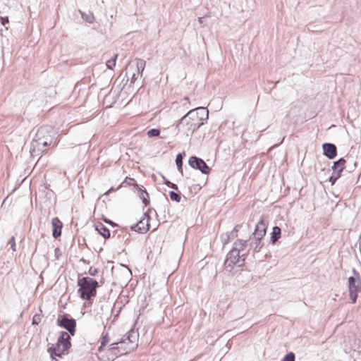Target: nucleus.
<instances>
[{
    "mask_svg": "<svg viewBox=\"0 0 361 361\" xmlns=\"http://www.w3.org/2000/svg\"><path fill=\"white\" fill-rule=\"evenodd\" d=\"M109 341H110V339H109V334L107 332H106V333L103 332L102 338H101V344L98 348V350L99 352H101L103 350V348L105 347V345L109 342Z\"/></svg>",
    "mask_w": 361,
    "mask_h": 361,
    "instance_id": "nucleus-23",
    "label": "nucleus"
},
{
    "mask_svg": "<svg viewBox=\"0 0 361 361\" xmlns=\"http://www.w3.org/2000/svg\"><path fill=\"white\" fill-rule=\"evenodd\" d=\"M48 147L51 146L48 145L47 142L40 141L39 139H37V137H34L31 142V156L33 157L35 156H42V154L47 152Z\"/></svg>",
    "mask_w": 361,
    "mask_h": 361,
    "instance_id": "nucleus-8",
    "label": "nucleus"
},
{
    "mask_svg": "<svg viewBox=\"0 0 361 361\" xmlns=\"http://www.w3.org/2000/svg\"><path fill=\"white\" fill-rule=\"evenodd\" d=\"M58 251H59V247H56V248L55 249V254H56H56H58Z\"/></svg>",
    "mask_w": 361,
    "mask_h": 361,
    "instance_id": "nucleus-42",
    "label": "nucleus"
},
{
    "mask_svg": "<svg viewBox=\"0 0 361 361\" xmlns=\"http://www.w3.org/2000/svg\"><path fill=\"white\" fill-rule=\"evenodd\" d=\"M70 335L68 332L61 331L56 343L61 345L63 349H68L71 345Z\"/></svg>",
    "mask_w": 361,
    "mask_h": 361,
    "instance_id": "nucleus-15",
    "label": "nucleus"
},
{
    "mask_svg": "<svg viewBox=\"0 0 361 361\" xmlns=\"http://www.w3.org/2000/svg\"><path fill=\"white\" fill-rule=\"evenodd\" d=\"M263 238H259L258 236H255L254 235H252L250 237V249L253 250L254 252H259L262 247L264 246V244L262 243Z\"/></svg>",
    "mask_w": 361,
    "mask_h": 361,
    "instance_id": "nucleus-13",
    "label": "nucleus"
},
{
    "mask_svg": "<svg viewBox=\"0 0 361 361\" xmlns=\"http://www.w3.org/2000/svg\"><path fill=\"white\" fill-rule=\"evenodd\" d=\"M346 161L344 158H340L338 160L334 162L332 166V171H338V172L342 173L345 169V164Z\"/></svg>",
    "mask_w": 361,
    "mask_h": 361,
    "instance_id": "nucleus-18",
    "label": "nucleus"
},
{
    "mask_svg": "<svg viewBox=\"0 0 361 361\" xmlns=\"http://www.w3.org/2000/svg\"><path fill=\"white\" fill-rule=\"evenodd\" d=\"M95 229L104 239H108L110 237L109 230L103 224H97Z\"/></svg>",
    "mask_w": 361,
    "mask_h": 361,
    "instance_id": "nucleus-17",
    "label": "nucleus"
},
{
    "mask_svg": "<svg viewBox=\"0 0 361 361\" xmlns=\"http://www.w3.org/2000/svg\"><path fill=\"white\" fill-rule=\"evenodd\" d=\"M8 244L11 245V248L15 251L16 250V243H15V237L12 236L8 241Z\"/></svg>",
    "mask_w": 361,
    "mask_h": 361,
    "instance_id": "nucleus-35",
    "label": "nucleus"
},
{
    "mask_svg": "<svg viewBox=\"0 0 361 361\" xmlns=\"http://www.w3.org/2000/svg\"><path fill=\"white\" fill-rule=\"evenodd\" d=\"M323 154L329 159H334L337 155V148L334 144L324 143L322 145Z\"/></svg>",
    "mask_w": 361,
    "mask_h": 361,
    "instance_id": "nucleus-12",
    "label": "nucleus"
},
{
    "mask_svg": "<svg viewBox=\"0 0 361 361\" xmlns=\"http://www.w3.org/2000/svg\"><path fill=\"white\" fill-rule=\"evenodd\" d=\"M81 16L85 22L89 23H92L94 20L93 14L90 12H89L88 13L81 12Z\"/></svg>",
    "mask_w": 361,
    "mask_h": 361,
    "instance_id": "nucleus-27",
    "label": "nucleus"
},
{
    "mask_svg": "<svg viewBox=\"0 0 361 361\" xmlns=\"http://www.w3.org/2000/svg\"><path fill=\"white\" fill-rule=\"evenodd\" d=\"M353 276H350L348 280L350 298L355 303L357 298V293L361 291V279L360 274L355 269H353Z\"/></svg>",
    "mask_w": 361,
    "mask_h": 361,
    "instance_id": "nucleus-4",
    "label": "nucleus"
},
{
    "mask_svg": "<svg viewBox=\"0 0 361 361\" xmlns=\"http://www.w3.org/2000/svg\"><path fill=\"white\" fill-rule=\"evenodd\" d=\"M39 319H40V318H39V317L38 315H35L33 319H32V324H37Z\"/></svg>",
    "mask_w": 361,
    "mask_h": 361,
    "instance_id": "nucleus-38",
    "label": "nucleus"
},
{
    "mask_svg": "<svg viewBox=\"0 0 361 361\" xmlns=\"http://www.w3.org/2000/svg\"><path fill=\"white\" fill-rule=\"evenodd\" d=\"M164 183L169 186V188L173 189L174 190H176L178 191V185L175 183H173L171 182H170L169 180H166Z\"/></svg>",
    "mask_w": 361,
    "mask_h": 361,
    "instance_id": "nucleus-32",
    "label": "nucleus"
},
{
    "mask_svg": "<svg viewBox=\"0 0 361 361\" xmlns=\"http://www.w3.org/2000/svg\"><path fill=\"white\" fill-rule=\"evenodd\" d=\"M281 230L279 226H274L271 233V243L274 244L281 238Z\"/></svg>",
    "mask_w": 361,
    "mask_h": 361,
    "instance_id": "nucleus-20",
    "label": "nucleus"
},
{
    "mask_svg": "<svg viewBox=\"0 0 361 361\" xmlns=\"http://www.w3.org/2000/svg\"><path fill=\"white\" fill-rule=\"evenodd\" d=\"M209 118V111L205 107H197L189 111L177 123L178 133L191 136Z\"/></svg>",
    "mask_w": 361,
    "mask_h": 361,
    "instance_id": "nucleus-1",
    "label": "nucleus"
},
{
    "mask_svg": "<svg viewBox=\"0 0 361 361\" xmlns=\"http://www.w3.org/2000/svg\"><path fill=\"white\" fill-rule=\"evenodd\" d=\"M170 199L176 202H180L181 200V194L180 192H176L173 190H171L169 192Z\"/></svg>",
    "mask_w": 361,
    "mask_h": 361,
    "instance_id": "nucleus-26",
    "label": "nucleus"
},
{
    "mask_svg": "<svg viewBox=\"0 0 361 361\" xmlns=\"http://www.w3.org/2000/svg\"><path fill=\"white\" fill-rule=\"evenodd\" d=\"M239 227H240V226H238V225L235 226L234 227V228L233 229V231L230 233V234L232 235V238H233L235 236V233L238 231Z\"/></svg>",
    "mask_w": 361,
    "mask_h": 361,
    "instance_id": "nucleus-37",
    "label": "nucleus"
},
{
    "mask_svg": "<svg viewBox=\"0 0 361 361\" xmlns=\"http://www.w3.org/2000/svg\"><path fill=\"white\" fill-rule=\"evenodd\" d=\"M160 134V130L157 128H152L147 131V135L149 137H153L159 136Z\"/></svg>",
    "mask_w": 361,
    "mask_h": 361,
    "instance_id": "nucleus-30",
    "label": "nucleus"
},
{
    "mask_svg": "<svg viewBox=\"0 0 361 361\" xmlns=\"http://www.w3.org/2000/svg\"><path fill=\"white\" fill-rule=\"evenodd\" d=\"M137 190V194L140 198L142 200L145 206H147L149 204V194L146 191V190H143L139 187V188H136Z\"/></svg>",
    "mask_w": 361,
    "mask_h": 361,
    "instance_id": "nucleus-19",
    "label": "nucleus"
},
{
    "mask_svg": "<svg viewBox=\"0 0 361 361\" xmlns=\"http://www.w3.org/2000/svg\"><path fill=\"white\" fill-rule=\"evenodd\" d=\"M117 56H118V54H116L114 55V56L111 59H109L106 61V65L109 69L112 70L114 68V67L116 66V61Z\"/></svg>",
    "mask_w": 361,
    "mask_h": 361,
    "instance_id": "nucleus-29",
    "label": "nucleus"
},
{
    "mask_svg": "<svg viewBox=\"0 0 361 361\" xmlns=\"http://www.w3.org/2000/svg\"><path fill=\"white\" fill-rule=\"evenodd\" d=\"M0 20H1V23L3 25H5L6 24H8L9 20H8V16H6V17H1L0 18Z\"/></svg>",
    "mask_w": 361,
    "mask_h": 361,
    "instance_id": "nucleus-36",
    "label": "nucleus"
},
{
    "mask_svg": "<svg viewBox=\"0 0 361 361\" xmlns=\"http://www.w3.org/2000/svg\"><path fill=\"white\" fill-rule=\"evenodd\" d=\"M146 61L142 59H137V75H140L143 72L145 67Z\"/></svg>",
    "mask_w": 361,
    "mask_h": 361,
    "instance_id": "nucleus-24",
    "label": "nucleus"
},
{
    "mask_svg": "<svg viewBox=\"0 0 361 361\" xmlns=\"http://www.w3.org/2000/svg\"><path fill=\"white\" fill-rule=\"evenodd\" d=\"M149 221L150 216L147 213H144L140 220L136 224L131 226L130 228L132 231L145 233L149 229Z\"/></svg>",
    "mask_w": 361,
    "mask_h": 361,
    "instance_id": "nucleus-9",
    "label": "nucleus"
},
{
    "mask_svg": "<svg viewBox=\"0 0 361 361\" xmlns=\"http://www.w3.org/2000/svg\"><path fill=\"white\" fill-rule=\"evenodd\" d=\"M78 286L79 287L78 293L80 297L82 300L92 302L97 294V288L99 286L98 282L95 279L85 276L78 279Z\"/></svg>",
    "mask_w": 361,
    "mask_h": 361,
    "instance_id": "nucleus-3",
    "label": "nucleus"
},
{
    "mask_svg": "<svg viewBox=\"0 0 361 361\" xmlns=\"http://www.w3.org/2000/svg\"><path fill=\"white\" fill-rule=\"evenodd\" d=\"M55 133L53 128L49 126H43L38 128L34 137L39 139L40 141L47 142L53 147L56 146L54 140Z\"/></svg>",
    "mask_w": 361,
    "mask_h": 361,
    "instance_id": "nucleus-5",
    "label": "nucleus"
},
{
    "mask_svg": "<svg viewBox=\"0 0 361 361\" xmlns=\"http://www.w3.org/2000/svg\"><path fill=\"white\" fill-rule=\"evenodd\" d=\"M267 221L264 219V217H262L259 221H258L255 226V231L252 235L258 236L259 238H264L267 233Z\"/></svg>",
    "mask_w": 361,
    "mask_h": 361,
    "instance_id": "nucleus-11",
    "label": "nucleus"
},
{
    "mask_svg": "<svg viewBox=\"0 0 361 361\" xmlns=\"http://www.w3.org/2000/svg\"><path fill=\"white\" fill-rule=\"evenodd\" d=\"M116 190L114 188H111L106 193L105 195H109V193H111V192H114Z\"/></svg>",
    "mask_w": 361,
    "mask_h": 361,
    "instance_id": "nucleus-40",
    "label": "nucleus"
},
{
    "mask_svg": "<svg viewBox=\"0 0 361 361\" xmlns=\"http://www.w3.org/2000/svg\"><path fill=\"white\" fill-rule=\"evenodd\" d=\"M97 273H98V269L97 268L90 267L89 269L88 274L90 276H96L97 274Z\"/></svg>",
    "mask_w": 361,
    "mask_h": 361,
    "instance_id": "nucleus-34",
    "label": "nucleus"
},
{
    "mask_svg": "<svg viewBox=\"0 0 361 361\" xmlns=\"http://www.w3.org/2000/svg\"><path fill=\"white\" fill-rule=\"evenodd\" d=\"M139 75H137V73H134L131 77L130 83H133L138 78Z\"/></svg>",
    "mask_w": 361,
    "mask_h": 361,
    "instance_id": "nucleus-39",
    "label": "nucleus"
},
{
    "mask_svg": "<svg viewBox=\"0 0 361 361\" xmlns=\"http://www.w3.org/2000/svg\"><path fill=\"white\" fill-rule=\"evenodd\" d=\"M204 17H200V18H198V22H199L200 24L203 23V20H204Z\"/></svg>",
    "mask_w": 361,
    "mask_h": 361,
    "instance_id": "nucleus-41",
    "label": "nucleus"
},
{
    "mask_svg": "<svg viewBox=\"0 0 361 361\" xmlns=\"http://www.w3.org/2000/svg\"><path fill=\"white\" fill-rule=\"evenodd\" d=\"M247 254L240 255L235 250H231L226 256L224 262L226 269L230 268V271L233 269V265L238 264L241 267L244 264Z\"/></svg>",
    "mask_w": 361,
    "mask_h": 361,
    "instance_id": "nucleus-6",
    "label": "nucleus"
},
{
    "mask_svg": "<svg viewBox=\"0 0 361 361\" xmlns=\"http://www.w3.org/2000/svg\"><path fill=\"white\" fill-rule=\"evenodd\" d=\"M341 173L338 172V171H333L332 175L329 177V181L334 185L336 181L341 177Z\"/></svg>",
    "mask_w": 361,
    "mask_h": 361,
    "instance_id": "nucleus-28",
    "label": "nucleus"
},
{
    "mask_svg": "<svg viewBox=\"0 0 361 361\" xmlns=\"http://www.w3.org/2000/svg\"><path fill=\"white\" fill-rule=\"evenodd\" d=\"M138 336L137 332L130 329L119 342L111 343L108 350L115 357L127 354L137 347Z\"/></svg>",
    "mask_w": 361,
    "mask_h": 361,
    "instance_id": "nucleus-2",
    "label": "nucleus"
},
{
    "mask_svg": "<svg viewBox=\"0 0 361 361\" xmlns=\"http://www.w3.org/2000/svg\"><path fill=\"white\" fill-rule=\"evenodd\" d=\"M184 100L188 101V97H185L184 98Z\"/></svg>",
    "mask_w": 361,
    "mask_h": 361,
    "instance_id": "nucleus-43",
    "label": "nucleus"
},
{
    "mask_svg": "<svg viewBox=\"0 0 361 361\" xmlns=\"http://www.w3.org/2000/svg\"><path fill=\"white\" fill-rule=\"evenodd\" d=\"M52 225V235L54 238H57L61 235L62 223L57 218H54L51 220Z\"/></svg>",
    "mask_w": 361,
    "mask_h": 361,
    "instance_id": "nucleus-16",
    "label": "nucleus"
},
{
    "mask_svg": "<svg viewBox=\"0 0 361 361\" xmlns=\"http://www.w3.org/2000/svg\"><path fill=\"white\" fill-rule=\"evenodd\" d=\"M247 245V240H237L233 243V247L232 250H235L238 253H240L241 251L244 250L246 246Z\"/></svg>",
    "mask_w": 361,
    "mask_h": 361,
    "instance_id": "nucleus-21",
    "label": "nucleus"
},
{
    "mask_svg": "<svg viewBox=\"0 0 361 361\" xmlns=\"http://www.w3.org/2000/svg\"><path fill=\"white\" fill-rule=\"evenodd\" d=\"M295 354L292 352H290L283 357L281 361H295Z\"/></svg>",
    "mask_w": 361,
    "mask_h": 361,
    "instance_id": "nucleus-31",
    "label": "nucleus"
},
{
    "mask_svg": "<svg viewBox=\"0 0 361 361\" xmlns=\"http://www.w3.org/2000/svg\"><path fill=\"white\" fill-rule=\"evenodd\" d=\"M123 185H133L134 188H139L138 184L135 183V180L134 178L126 177L125 180L123 181V183L118 187L117 189L120 188Z\"/></svg>",
    "mask_w": 361,
    "mask_h": 361,
    "instance_id": "nucleus-22",
    "label": "nucleus"
},
{
    "mask_svg": "<svg viewBox=\"0 0 361 361\" xmlns=\"http://www.w3.org/2000/svg\"><path fill=\"white\" fill-rule=\"evenodd\" d=\"M221 238L224 241V244H226L230 241L231 238H232V235L230 233H226L225 235H223Z\"/></svg>",
    "mask_w": 361,
    "mask_h": 361,
    "instance_id": "nucleus-33",
    "label": "nucleus"
},
{
    "mask_svg": "<svg viewBox=\"0 0 361 361\" xmlns=\"http://www.w3.org/2000/svg\"><path fill=\"white\" fill-rule=\"evenodd\" d=\"M57 325L68 331V334L74 336L76 328V321L67 314L59 315L56 321Z\"/></svg>",
    "mask_w": 361,
    "mask_h": 361,
    "instance_id": "nucleus-7",
    "label": "nucleus"
},
{
    "mask_svg": "<svg viewBox=\"0 0 361 361\" xmlns=\"http://www.w3.org/2000/svg\"><path fill=\"white\" fill-rule=\"evenodd\" d=\"M183 154L181 153H179L177 154L176 158V164L177 166L178 170L180 172L182 175H183Z\"/></svg>",
    "mask_w": 361,
    "mask_h": 361,
    "instance_id": "nucleus-25",
    "label": "nucleus"
},
{
    "mask_svg": "<svg viewBox=\"0 0 361 361\" xmlns=\"http://www.w3.org/2000/svg\"><path fill=\"white\" fill-rule=\"evenodd\" d=\"M67 350L68 349H63V347L58 343H56L48 348V352L50 353L51 357L56 360H57L56 357H61L62 354Z\"/></svg>",
    "mask_w": 361,
    "mask_h": 361,
    "instance_id": "nucleus-14",
    "label": "nucleus"
},
{
    "mask_svg": "<svg viewBox=\"0 0 361 361\" xmlns=\"http://www.w3.org/2000/svg\"><path fill=\"white\" fill-rule=\"evenodd\" d=\"M188 164L192 169L200 170L204 174H209L211 170L203 159L197 157H191L188 161Z\"/></svg>",
    "mask_w": 361,
    "mask_h": 361,
    "instance_id": "nucleus-10",
    "label": "nucleus"
}]
</instances>
